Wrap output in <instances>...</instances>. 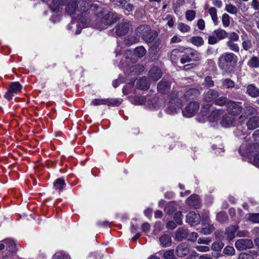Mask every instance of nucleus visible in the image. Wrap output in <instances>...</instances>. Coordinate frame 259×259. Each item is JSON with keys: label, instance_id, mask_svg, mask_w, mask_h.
<instances>
[{"label": "nucleus", "instance_id": "f257e3e1", "mask_svg": "<svg viewBox=\"0 0 259 259\" xmlns=\"http://www.w3.org/2000/svg\"><path fill=\"white\" fill-rule=\"evenodd\" d=\"M80 9L81 24L83 27L92 25L91 21L93 14L97 17H101L102 29L107 28L119 19L117 13L108 12L106 8L99 6L97 4H93L91 2H82L80 4Z\"/></svg>", "mask_w": 259, "mask_h": 259}, {"label": "nucleus", "instance_id": "f03ea898", "mask_svg": "<svg viewBox=\"0 0 259 259\" xmlns=\"http://www.w3.org/2000/svg\"><path fill=\"white\" fill-rule=\"evenodd\" d=\"M182 95V92L175 93V92H173L170 95L168 106L165 109V112L167 114L174 115L180 111L182 106V102L183 101L179 97Z\"/></svg>", "mask_w": 259, "mask_h": 259}, {"label": "nucleus", "instance_id": "7ed1b4c3", "mask_svg": "<svg viewBox=\"0 0 259 259\" xmlns=\"http://www.w3.org/2000/svg\"><path fill=\"white\" fill-rule=\"evenodd\" d=\"M137 37H141L147 42H152L157 36L156 31L152 30L148 25H141L135 29Z\"/></svg>", "mask_w": 259, "mask_h": 259}, {"label": "nucleus", "instance_id": "20e7f679", "mask_svg": "<svg viewBox=\"0 0 259 259\" xmlns=\"http://www.w3.org/2000/svg\"><path fill=\"white\" fill-rule=\"evenodd\" d=\"M157 100V98H151L149 96H135L130 98L131 103L134 105H140L144 104L148 106L149 108H156L158 107Z\"/></svg>", "mask_w": 259, "mask_h": 259}, {"label": "nucleus", "instance_id": "39448f33", "mask_svg": "<svg viewBox=\"0 0 259 259\" xmlns=\"http://www.w3.org/2000/svg\"><path fill=\"white\" fill-rule=\"evenodd\" d=\"M222 113V110H213V107L208 104L203 106L201 110L202 116L206 117L210 122L217 121L220 118Z\"/></svg>", "mask_w": 259, "mask_h": 259}, {"label": "nucleus", "instance_id": "423d86ee", "mask_svg": "<svg viewBox=\"0 0 259 259\" xmlns=\"http://www.w3.org/2000/svg\"><path fill=\"white\" fill-rule=\"evenodd\" d=\"M131 55V51H126L118 65L119 67L122 68L124 71H129L130 72H133L138 67L137 65L134 64L136 60L131 58L130 57Z\"/></svg>", "mask_w": 259, "mask_h": 259}, {"label": "nucleus", "instance_id": "0eeeda50", "mask_svg": "<svg viewBox=\"0 0 259 259\" xmlns=\"http://www.w3.org/2000/svg\"><path fill=\"white\" fill-rule=\"evenodd\" d=\"M238 61L237 56L233 53L227 52L221 55L218 59L219 67L222 70L227 69L228 64H236Z\"/></svg>", "mask_w": 259, "mask_h": 259}, {"label": "nucleus", "instance_id": "6e6552de", "mask_svg": "<svg viewBox=\"0 0 259 259\" xmlns=\"http://www.w3.org/2000/svg\"><path fill=\"white\" fill-rule=\"evenodd\" d=\"M7 251L3 256V259H18V256L16 254L17 251L15 242L11 239H6L4 240Z\"/></svg>", "mask_w": 259, "mask_h": 259}, {"label": "nucleus", "instance_id": "1a4fd4ad", "mask_svg": "<svg viewBox=\"0 0 259 259\" xmlns=\"http://www.w3.org/2000/svg\"><path fill=\"white\" fill-rule=\"evenodd\" d=\"M183 56L180 59V62L183 64L191 61H198L200 58V54L190 48L184 49Z\"/></svg>", "mask_w": 259, "mask_h": 259}, {"label": "nucleus", "instance_id": "9d476101", "mask_svg": "<svg viewBox=\"0 0 259 259\" xmlns=\"http://www.w3.org/2000/svg\"><path fill=\"white\" fill-rule=\"evenodd\" d=\"M228 36V33L226 30L222 28L215 29L212 34L209 36L208 43L210 45H214L219 41L227 38Z\"/></svg>", "mask_w": 259, "mask_h": 259}, {"label": "nucleus", "instance_id": "9b49d317", "mask_svg": "<svg viewBox=\"0 0 259 259\" xmlns=\"http://www.w3.org/2000/svg\"><path fill=\"white\" fill-rule=\"evenodd\" d=\"M245 148V146L242 145L240 147L238 150L239 154L242 156L253 157L256 154H259V144L257 143H254L249 145L245 152L244 150Z\"/></svg>", "mask_w": 259, "mask_h": 259}, {"label": "nucleus", "instance_id": "f8f14e48", "mask_svg": "<svg viewBox=\"0 0 259 259\" xmlns=\"http://www.w3.org/2000/svg\"><path fill=\"white\" fill-rule=\"evenodd\" d=\"M83 1H82L83 2ZM82 2H79L77 6L75 3L68 4L66 7V12L70 16L77 19L81 23V14L80 13V4Z\"/></svg>", "mask_w": 259, "mask_h": 259}, {"label": "nucleus", "instance_id": "ddd939ff", "mask_svg": "<svg viewBox=\"0 0 259 259\" xmlns=\"http://www.w3.org/2000/svg\"><path fill=\"white\" fill-rule=\"evenodd\" d=\"M120 99H95L92 101L91 104L94 106L107 105L109 106H117L121 103Z\"/></svg>", "mask_w": 259, "mask_h": 259}, {"label": "nucleus", "instance_id": "4468645a", "mask_svg": "<svg viewBox=\"0 0 259 259\" xmlns=\"http://www.w3.org/2000/svg\"><path fill=\"white\" fill-rule=\"evenodd\" d=\"M199 104L196 102H192L188 104L184 110L182 111L183 115L186 117H191L195 115L198 111Z\"/></svg>", "mask_w": 259, "mask_h": 259}, {"label": "nucleus", "instance_id": "2eb2a0df", "mask_svg": "<svg viewBox=\"0 0 259 259\" xmlns=\"http://www.w3.org/2000/svg\"><path fill=\"white\" fill-rule=\"evenodd\" d=\"M235 247L239 250H244L248 248H251L253 246V242L249 239H240L235 242Z\"/></svg>", "mask_w": 259, "mask_h": 259}, {"label": "nucleus", "instance_id": "dca6fc26", "mask_svg": "<svg viewBox=\"0 0 259 259\" xmlns=\"http://www.w3.org/2000/svg\"><path fill=\"white\" fill-rule=\"evenodd\" d=\"M200 216L199 213L194 211L189 212L186 215V222L191 226H196L200 222Z\"/></svg>", "mask_w": 259, "mask_h": 259}, {"label": "nucleus", "instance_id": "f3484780", "mask_svg": "<svg viewBox=\"0 0 259 259\" xmlns=\"http://www.w3.org/2000/svg\"><path fill=\"white\" fill-rule=\"evenodd\" d=\"M202 228L201 232L205 235L210 234L214 229L213 225L209 223V218L208 217H202Z\"/></svg>", "mask_w": 259, "mask_h": 259}, {"label": "nucleus", "instance_id": "a211bd4d", "mask_svg": "<svg viewBox=\"0 0 259 259\" xmlns=\"http://www.w3.org/2000/svg\"><path fill=\"white\" fill-rule=\"evenodd\" d=\"M239 227L237 225H231L226 229L224 237L228 241H232L235 237L236 233Z\"/></svg>", "mask_w": 259, "mask_h": 259}, {"label": "nucleus", "instance_id": "6ab92c4d", "mask_svg": "<svg viewBox=\"0 0 259 259\" xmlns=\"http://www.w3.org/2000/svg\"><path fill=\"white\" fill-rule=\"evenodd\" d=\"M242 108L234 101H229L227 104V110L230 114L237 115L241 111Z\"/></svg>", "mask_w": 259, "mask_h": 259}, {"label": "nucleus", "instance_id": "aec40b11", "mask_svg": "<svg viewBox=\"0 0 259 259\" xmlns=\"http://www.w3.org/2000/svg\"><path fill=\"white\" fill-rule=\"evenodd\" d=\"M219 96V93L214 89H209L203 94V100L207 102L214 101Z\"/></svg>", "mask_w": 259, "mask_h": 259}, {"label": "nucleus", "instance_id": "412c9836", "mask_svg": "<svg viewBox=\"0 0 259 259\" xmlns=\"http://www.w3.org/2000/svg\"><path fill=\"white\" fill-rule=\"evenodd\" d=\"M130 24L127 22H122L119 23L116 28V34L119 36L125 35L129 30Z\"/></svg>", "mask_w": 259, "mask_h": 259}, {"label": "nucleus", "instance_id": "4be33fe9", "mask_svg": "<svg viewBox=\"0 0 259 259\" xmlns=\"http://www.w3.org/2000/svg\"><path fill=\"white\" fill-rule=\"evenodd\" d=\"M171 84V81L162 79L157 84V90L161 94H167L170 90Z\"/></svg>", "mask_w": 259, "mask_h": 259}, {"label": "nucleus", "instance_id": "5701e85b", "mask_svg": "<svg viewBox=\"0 0 259 259\" xmlns=\"http://www.w3.org/2000/svg\"><path fill=\"white\" fill-rule=\"evenodd\" d=\"M245 93L251 98L259 97V88L254 83L248 84L246 86Z\"/></svg>", "mask_w": 259, "mask_h": 259}, {"label": "nucleus", "instance_id": "b1692460", "mask_svg": "<svg viewBox=\"0 0 259 259\" xmlns=\"http://www.w3.org/2000/svg\"><path fill=\"white\" fill-rule=\"evenodd\" d=\"M189 247L186 243H182L176 248V253L180 257H183L189 253Z\"/></svg>", "mask_w": 259, "mask_h": 259}, {"label": "nucleus", "instance_id": "393cba45", "mask_svg": "<svg viewBox=\"0 0 259 259\" xmlns=\"http://www.w3.org/2000/svg\"><path fill=\"white\" fill-rule=\"evenodd\" d=\"M149 76L151 79L157 81L162 76L161 70L159 67L154 66L149 71Z\"/></svg>", "mask_w": 259, "mask_h": 259}, {"label": "nucleus", "instance_id": "a878e982", "mask_svg": "<svg viewBox=\"0 0 259 259\" xmlns=\"http://www.w3.org/2000/svg\"><path fill=\"white\" fill-rule=\"evenodd\" d=\"M187 202L189 205L196 209L198 208L200 205L199 197L197 195H191L187 198Z\"/></svg>", "mask_w": 259, "mask_h": 259}, {"label": "nucleus", "instance_id": "bb28decb", "mask_svg": "<svg viewBox=\"0 0 259 259\" xmlns=\"http://www.w3.org/2000/svg\"><path fill=\"white\" fill-rule=\"evenodd\" d=\"M160 245L163 247H169L171 245L172 240L171 236L168 234H163L159 238Z\"/></svg>", "mask_w": 259, "mask_h": 259}, {"label": "nucleus", "instance_id": "cd10ccee", "mask_svg": "<svg viewBox=\"0 0 259 259\" xmlns=\"http://www.w3.org/2000/svg\"><path fill=\"white\" fill-rule=\"evenodd\" d=\"M198 90L195 88H190L184 94L183 98L186 100L193 99L199 95Z\"/></svg>", "mask_w": 259, "mask_h": 259}, {"label": "nucleus", "instance_id": "c85d7f7f", "mask_svg": "<svg viewBox=\"0 0 259 259\" xmlns=\"http://www.w3.org/2000/svg\"><path fill=\"white\" fill-rule=\"evenodd\" d=\"M136 86L142 90H147L149 89L150 84L147 78L146 77H143L138 80Z\"/></svg>", "mask_w": 259, "mask_h": 259}, {"label": "nucleus", "instance_id": "c756f323", "mask_svg": "<svg viewBox=\"0 0 259 259\" xmlns=\"http://www.w3.org/2000/svg\"><path fill=\"white\" fill-rule=\"evenodd\" d=\"M246 125L248 129L253 130L259 127V117L254 116L250 118L247 121Z\"/></svg>", "mask_w": 259, "mask_h": 259}, {"label": "nucleus", "instance_id": "7c9ffc66", "mask_svg": "<svg viewBox=\"0 0 259 259\" xmlns=\"http://www.w3.org/2000/svg\"><path fill=\"white\" fill-rule=\"evenodd\" d=\"M184 49L180 51L179 49H174L171 51L170 56V60L173 63H176L179 58L184 57Z\"/></svg>", "mask_w": 259, "mask_h": 259}, {"label": "nucleus", "instance_id": "2f4dec72", "mask_svg": "<svg viewBox=\"0 0 259 259\" xmlns=\"http://www.w3.org/2000/svg\"><path fill=\"white\" fill-rule=\"evenodd\" d=\"M175 236L176 239L179 241L186 239L188 237V230L180 228L176 232Z\"/></svg>", "mask_w": 259, "mask_h": 259}, {"label": "nucleus", "instance_id": "473e14b6", "mask_svg": "<svg viewBox=\"0 0 259 259\" xmlns=\"http://www.w3.org/2000/svg\"><path fill=\"white\" fill-rule=\"evenodd\" d=\"M234 120V118L231 116H223L220 123L223 127H228L233 124Z\"/></svg>", "mask_w": 259, "mask_h": 259}, {"label": "nucleus", "instance_id": "72a5a7b5", "mask_svg": "<svg viewBox=\"0 0 259 259\" xmlns=\"http://www.w3.org/2000/svg\"><path fill=\"white\" fill-rule=\"evenodd\" d=\"M22 88V85L19 82H13L11 83L8 89L15 95H17L21 92Z\"/></svg>", "mask_w": 259, "mask_h": 259}, {"label": "nucleus", "instance_id": "f704fd0d", "mask_svg": "<svg viewBox=\"0 0 259 259\" xmlns=\"http://www.w3.org/2000/svg\"><path fill=\"white\" fill-rule=\"evenodd\" d=\"M62 5V0H52L51 3L49 5V7L52 11H60V9Z\"/></svg>", "mask_w": 259, "mask_h": 259}, {"label": "nucleus", "instance_id": "c9c22d12", "mask_svg": "<svg viewBox=\"0 0 259 259\" xmlns=\"http://www.w3.org/2000/svg\"><path fill=\"white\" fill-rule=\"evenodd\" d=\"M65 186V183L64 179L61 178L57 179L54 183V187L56 190L59 192L62 191Z\"/></svg>", "mask_w": 259, "mask_h": 259}, {"label": "nucleus", "instance_id": "e433bc0d", "mask_svg": "<svg viewBox=\"0 0 259 259\" xmlns=\"http://www.w3.org/2000/svg\"><path fill=\"white\" fill-rule=\"evenodd\" d=\"M146 50L143 46H139L136 48L134 50V53L135 56L139 58H142L146 54Z\"/></svg>", "mask_w": 259, "mask_h": 259}, {"label": "nucleus", "instance_id": "4c0bfd02", "mask_svg": "<svg viewBox=\"0 0 259 259\" xmlns=\"http://www.w3.org/2000/svg\"><path fill=\"white\" fill-rule=\"evenodd\" d=\"M247 65L250 68H259V59L256 56L252 57L247 62Z\"/></svg>", "mask_w": 259, "mask_h": 259}, {"label": "nucleus", "instance_id": "58836bf2", "mask_svg": "<svg viewBox=\"0 0 259 259\" xmlns=\"http://www.w3.org/2000/svg\"><path fill=\"white\" fill-rule=\"evenodd\" d=\"M208 12L214 24L217 25L219 23V20L217 16V9L214 7H211L208 9Z\"/></svg>", "mask_w": 259, "mask_h": 259}, {"label": "nucleus", "instance_id": "ea45409f", "mask_svg": "<svg viewBox=\"0 0 259 259\" xmlns=\"http://www.w3.org/2000/svg\"><path fill=\"white\" fill-rule=\"evenodd\" d=\"M191 42L194 45L197 47H200L203 45L204 41L203 38L201 36H193L191 38Z\"/></svg>", "mask_w": 259, "mask_h": 259}, {"label": "nucleus", "instance_id": "a19ab883", "mask_svg": "<svg viewBox=\"0 0 259 259\" xmlns=\"http://www.w3.org/2000/svg\"><path fill=\"white\" fill-rule=\"evenodd\" d=\"M222 85L226 89H232L235 87V82L230 78H225L222 80Z\"/></svg>", "mask_w": 259, "mask_h": 259}, {"label": "nucleus", "instance_id": "79ce46f5", "mask_svg": "<svg viewBox=\"0 0 259 259\" xmlns=\"http://www.w3.org/2000/svg\"><path fill=\"white\" fill-rule=\"evenodd\" d=\"M75 27L76 28L75 34H76L80 33L82 28H84L83 26H82V27H80L79 26V24H75V23L73 21H71V22L67 26L68 30H71Z\"/></svg>", "mask_w": 259, "mask_h": 259}, {"label": "nucleus", "instance_id": "37998d69", "mask_svg": "<svg viewBox=\"0 0 259 259\" xmlns=\"http://www.w3.org/2000/svg\"><path fill=\"white\" fill-rule=\"evenodd\" d=\"M225 10L231 14L234 15H236L238 12L237 8L235 6L230 4L226 5Z\"/></svg>", "mask_w": 259, "mask_h": 259}, {"label": "nucleus", "instance_id": "c03bdc74", "mask_svg": "<svg viewBox=\"0 0 259 259\" xmlns=\"http://www.w3.org/2000/svg\"><path fill=\"white\" fill-rule=\"evenodd\" d=\"M226 45L230 50L235 53H238L239 51V47L238 45L233 41H227L226 42Z\"/></svg>", "mask_w": 259, "mask_h": 259}, {"label": "nucleus", "instance_id": "a18cd8bd", "mask_svg": "<svg viewBox=\"0 0 259 259\" xmlns=\"http://www.w3.org/2000/svg\"><path fill=\"white\" fill-rule=\"evenodd\" d=\"M139 39L135 36H128L124 39V44L130 46L139 41Z\"/></svg>", "mask_w": 259, "mask_h": 259}, {"label": "nucleus", "instance_id": "49530a36", "mask_svg": "<svg viewBox=\"0 0 259 259\" xmlns=\"http://www.w3.org/2000/svg\"><path fill=\"white\" fill-rule=\"evenodd\" d=\"M53 259H70L68 254L64 251L57 252L53 256Z\"/></svg>", "mask_w": 259, "mask_h": 259}, {"label": "nucleus", "instance_id": "de8ad7c7", "mask_svg": "<svg viewBox=\"0 0 259 259\" xmlns=\"http://www.w3.org/2000/svg\"><path fill=\"white\" fill-rule=\"evenodd\" d=\"M227 101L228 99L226 97L222 96L219 98H217L214 101V103L217 105L223 106L227 104V103L228 102Z\"/></svg>", "mask_w": 259, "mask_h": 259}, {"label": "nucleus", "instance_id": "09e8293b", "mask_svg": "<svg viewBox=\"0 0 259 259\" xmlns=\"http://www.w3.org/2000/svg\"><path fill=\"white\" fill-rule=\"evenodd\" d=\"M222 21L223 26L224 27H229L230 24V16L226 13L223 14L222 17Z\"/></svg>", "mask_w": 259, "mask_h": 259}, {"label": "nucleus", "instance_id": "8fccbe9b", "mask_svg": "<svg viewBox=\"0 0 259 259\" xmlns=\"http://www.w3.org/2000/svg\"><path fill=\"white\" fill-rule=\"evenodd\" d=\"M123 5L120 6V8L124 9L125 11L128 12H131L134 11L135 6L132 4L128 3L127 1L125 0V3H123Z\"/></svg>", "mask_w": 259, "mask_h": 259}, {"label": "nucleus", "instance_id": "3c124183", "mask_svg": "<svg viewBox=\"0 0 259 259\" xmlns=\"http://www.w3.org/2000/svg\"><path fill=\"white\" fill-rule=\"evenodd\" d=\"M178 29L182 33L188 32L191 30V28L189 25L182 22L178 24Z\"/></svg>", "mask_w": 259, "mask_h": 259}, {"label": "nucleus", "instance_id": "603ef678", "mask_svg": "<svg viewBox=\"0 0 259 259\" xmlns=\"http://www.w3.org/2000/svg\"><path fill=\"white\" fill-rule=\"evenodd\" d=\"M227 219V214L224 211H221L217 214V220L220 223H224Z\"/></svg>", "mask_w": 259, "mask_h": 259}, {"label": "nucleus", "instance_id": "864d4df0", "mask_svg": "<svg viewBox=\"0 0 259 259\" xmlns=\"http://www.w3.org/2000/svg\"><path fill=\"white\" fill-rule=\"evenodd\" d=\"M224 246V244L223 242H215L212 243L211 246V249L215 251H220Z\"/></svg>", "mask_w": 259, "mask_h": 259}, {"label": "nucleus", "instance_id": "5fc2aeb1", "mask_svg": "<svg viewBox=\"0 0 259 259\" xmlns=\"http://www.w3.org/2000/svg\"><path fill=\"white\" fill-rule=\"evenodd\" d=\"M242 39L243 40L242 43V46L243 49L245 51H248L252 47V43L250 40L249 39H244L242 37Z\"/></svg>", "mask_w": 259, "mask_h": 259}, {"label": "nucleus", "instance_id": "6e6d98bb", "mask_svg": "<svg viewBox=\"0 0 259 259\" xmlns=\"http://www.w3.org/2000/svg\"><path fill=\"white\" fill-rule=\"evenodd\" d=\"M182 218L183 215L182 212L180 211L176 212L174 216V221L176 222L177 224L179 225L182 224Z\"/></svg>", "mask_w": 259, "mask_h": 259}, {"label": "nucleus", "instance_id": "4d7b16f0", "mask_svg": "<svg viewBox=\"0 0 259 259\" xmlns=\"http://www.w3.org/2000/svg\"><path fill=\"white\" fill-rule=\"evenodd\" d=\"M223 252L228 255H233L235 254V250L233 247L228 245L224 249Z\"/></svg>", "mask_w": 259, "mask_h": 259}, {"label": "nucleus", "instance_id": "13d9d810", "mask_svg": "<svg viewBox=\"0 0 259 259\" xmlns=\"http://www.w3.org/2000/svg\"><path fill=\"white\" fill-rule=\"evenodd\" d=\"M163 256L164 259H174V250L170 249L165 251L163 254Z\"/></svg>", "mask_w": 259, "mask_h": 259}, {"label": "nucleus", "instance_id": "bf43d9fd", "mask_svg": "<svg viewBox=\"0 0 259 259\" xmlns=\"http://www.w3.org/2000/svg\"><path fill=\"white\" fill-rule=\"evenodd\" d=\"M245 111L246 114L249 115L255 114L257 112L256 109L254 107L249 105L245 106Z\"/></svg>", "mask_w": 259, "mask_h": 259}, {"label": "nucleus", "instance_id": "052dcab7", "mask_svg": "<svg viewBox=\"0 0 259 259\" xmlns=\"http://www.w3.org/2000/svg\"><path fill=\"white\" fill-rule=\"evenodd\" d=\"M248 219L254 223H259V213H250Z\"/></svg>", "mask_w": 259, "mask_h": 259}, {"label": "nucleus", "instance_id": "680f3d73", "mask_svg": "<svg viewBox=\"0 0 259 259\" xmlns=\"http://www.w3.org/2000/svg\"><path fill=\"white\" fill-rule=\"evenodd\" d=\"M196 13L193 10H188L186 13V18L190 21H192L195 18Z\"/></svg>", "mask_w": 259, "mask_h": 259}, {"label": "nucleus", "instance_id": "e2e57ef3", "mask_svg": "<svg viewBox=\"0 0 259 259\" xmlns=\"http://www.w3.org/2000/svg\"><path fill=\"white\" fill-rule=\"evenodd\" d=\"M60 11H53L55 13L52 15L50 20L54 23L59 22L60 19Z\"/></svg>", "mask_w": 259, "mask_h": 259}, {"label": "nucleus", "instance_id": "0e129e2a", "mask_svg": "<svg viewBox=\"0 0 259 259\" xmlns=\"http://www.w3.org/2000/svg\"><path fill=\"white\" fill-rule=\"evenodd\" d=\"M204 84L208 88H210L214 85L213 81L212 80L211 77L209 76L205 77Z\"/></svg>", "mask_w": 259, "mask_h": 259}, {"label": "nucleus", "instance_id": "69168bd1", "mask_svg": "<svg viewBox=\"0 0 259 259\" xmlns=\"http://www.w3.org/2000/svg\"><path fill=\"white\" fill-rule=\"evenodd\" d=\"M228 37L229 38L228 41H232L233 42L238 41L239 38V35L235 32L230 33Z\"/></svg>", "mask_w": 259, "mask_h": 259}, {"label": "nucleus", "instance_id": "338daca9", "mask_svg": "<svg viewBox=\"0 0 259 259\" xmlns=\"http://www.w3.org/2000/svg\"><path fill=\"white\" fill-rule=\"evenodd\" d=\"M249 159L251 163L259 168V153L253 156L252 160L251 158H249Z\"/></svg>", "mask_w": 259, "mask_h": 259}, {"label": "nucleus", "instance_id": "774afa93", "mask_svg": "<svg viewBox=\"0 0 259 259\" xmlns=\"http://www.w3.org/2000/svg\"><path fill=\"white\" fill-rule=\"evenodd\" d=\"M252 256L251 254L243 252L239 254L238 259H254Z\"/></svg>", "mask_w": 259, "mask_h": 259}]
</instances>
